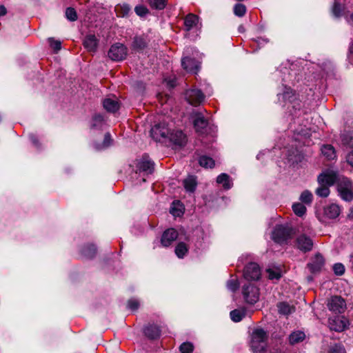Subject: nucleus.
<instances>
[{"label":"nucleus","mask_w":353,"mask_h":353,"mask_svg":"<svg viewBox=\"0 0 353 353\" xmlns=\"http://www.w3.org/2000/svg\"><path fill=\"white\" fill-rule=\"evenodd\" d=\"M321 152L329 160H332L336 157L334 148L330 144L323 145Z\"/></svg>","instance_id":"e433bc0d"},{"label":"nucleus","mask_w":353,"mask_h":353,"mask_svg":"<svg viewBox=\"0 0 353 353\" xmlns=\"http://www.w3.org/2000/svg\"><path fill=\"white\" fill-rule=\"evenodd\" d=\"M327 353H346V350L342 343H333L328 346Z\"/></svg>","instance_id":"4c0bfd02"},{"label":"nucleus","mask_w":353,"mask_h":353,"mask_svg":"<svg viewBox=\"0 0 353 353\" xmlns=\"http://www.w3.org/2000/svg\"><path fill=\"white\" fill-rule=\"evenodd\" d=\"M199 17L193 13L188 14L183 21L184 30L186 32H190L194 27L196 26L199 23Z\"/></svg>","instance_id":"393cba45"},{"label":"nucleus","mask_w":353,"mask_h":353,"mask_svg":"<svg viewBox=\"0 0 353 353\" xmlns=\"http://www.w3.org/2000/svg\"><path fill=\"white\" fill-rule=\"evenodd\" d=\"M341 213V209L336 204L332 203L324 207L323 218L329 219H336Z\"/></svg>","instance_id":"4be33fe9"},{"label":"nucleus","mask_w":353,"mask_h":353,"mask_svg":"<svg viewBox=\"0 0 353 353\" xmlns=\"http://www.w3.org/2000/svg\"><path fill=\"white\" fill-rule=\"evenodd\" d=\"M114 10L118 17H127L131 10V7L128 3L118 4L115 6Z\"/></svg>","instance_id":"473e14b6"},{"label":"nucleus","mask_w":353,"mask_h":353,"mask_svg":"<svg viewBox=\"0 0 353 353\" xmlns=\"http://www.w3.org/2000/svg\"><path fill=\"white\" fill-rule=\"evenodd\" d=\"M245 313L240 310L235 309L230 312V316L232 321L235 323L240 322L245 316Z\"/></svg>","instance_id":"a19ab883"},{"label":"nucleus","mask_w":353,"mask_h":353,"mask_svg":"<svg viewBox=\"0 0 353 353\" xmlns=\"http://www.w3.org/2000/svg\"><path fill=\"white\" fill-rule=\"evenodd\" d=\"M127 55L128 48L121 43L112 44L108 52V57L114 61H121L126 59Z\"/></svg>","instance_id":"39448f33"},{"label":"nucleus","mask_w":353,"mask_h":353,"mask_svg":"<svg viewBox=\"0 0 353 353\" xmlns=\"http://www.w3.org/2000/svg\"><path fill=\"white\" fill-rule=\"evenodd\" d=\"M50 46L54 52H58L61 49V42L59 40H55L54 38L49 39Z\"/></svg>","instance_id":"3c124183"},{"label":"nucleus","mask_w":353,"mask_h":353,"mask_svg":"<svg viewBox=\"0 0 353 353\" xmlns=\"http://www.w3.org/2000/svg\"><path fill=\"white\" fill-rule=\"evenodd\" d=\"M242 294L245 301L250 305H254L259 299V288L249 282L242 287Z\"/></svg>","instance_id":"20e7f679"},{"label":"nucleus","mask_w":353,"mask_h":353,"mask_svg":"<svg viewBox=\"0 0 353 353\" xmlns=\"http://www.w3.org/2000/svg\"><path fill=\"white\" fill-rule=\"evenodd\" d=\"M103 106L107 112L115 113L119 110L120 103L117 100L107 98L103 100Z\"/></svg>","instance_id":"bb28decb"},{"label":"nucleus","mask_w":353,"mask_h":353,"mask_svg":"<svg viewBox=\"0 0 353 353\" xmlns=\"http://www.w3.org/2000/svg\"><path fill=\"white\" fill-rule=\"evenodd\" d=\"M65 17L70 21H75L78 19V15L76 10L74 8L68 7L65 12Z\"/></svg>","instance_id":"49530a36"},{"label":"nucleus","mask_w":353,"mask_h":353,"mask_svg":"<svg viewBox=\"0 0 353 353\" xmlns=\"http://www.w3.org/2000/svg\"><path fill=\"white\" fill-rule=\"evenodd\" d=\"M348 218L351 220H353V206L350 209V212L348 214Z\"/></svg>","instance_id":"052dcab7"},{"label":"nucleus","mask_w":353,"mask_h":353,"mask_svg":"<svg viewBox=\"0 0 353 353\" xmlns=\"http://www.w3.org/2000/svg\"><path fill=\"white\" fill-rule=\"evenodd\" d=\"M208 120L200 112L194 114L193 125L196 132L203 133L208 125Z\"/></svg>","instance_id":"a211bd4d"},{"label":"nucleus","mask_w":353,"mask_h":353,"mask_svg":"<svg viewBox=\"0 0 353 353\" xmlns=\"http://www.w3.org/2000/svg\"><path fill=\"white\" fill-rule=\"evenodd\" d=\"M278 312L280 314L289 315L295 311V307L288 302L283 301L277 303Z\"/></svg>","instance_id":"7c9ffc66"},{"label":"nucleus","mask_w":353,"mask_h":353,"mask_svg":"<svg viewBox=\"0 0 353 353\" xmlns=\"http://www.w3.org/2000/svg\"><path fill=\"white\" fill-rule=\"evenodd\" d=\"M295 244L296 248L304 253L311 251L313 248V241L305 234L297 236Z\"/></svg>","instance_id":"4468645a"},{"label":"nucleus","mask_w":353,"mask_h":353,"mask_svg":"<svg viewBox=\"0 0 353 353\" xmlns=\"http://www.w3.org/2000/svg\"><path fill=\"white\" fill-rule=\"evenodd\" d=\"M1 121H2V117H1V115L0 114V123L1 122Z\"/></svg>","instance_id":"0e129e2a"},{"label":"nucleus","mask_w":353,"mask_h":353,"mask_svg":"<svg viewBox=\"0 0 353 353\" xmlns=\"http://www.w3.org/2000/svg\"><path fill=\"white\" fill-rule=\"evenodd\" d=\"M148 46V41L145 35H135L131 43V50L138 53H143Z\"/></svg>","instance_id":"dca6fc26"},{"label":"nucleus","mask_w":353,"mask_h":353,"mask_svg":"<svg viewBox=\"0 0 353 353\" xmlns=\"http://www.w3.org/2000/svg\"><path fill=\"white\" fill-rule=\"evenodd\" d=\"M247 11L246 6L243 3H236L233 8V12L234 15L239 17H243Z\"/></svg>","instance_id":"79ce46f5"},{"label":"nucleus","mask_w":353,"mask_h":353,"mask_svg":"<svg viewBox=\"0 0 353 353\" xmlns=\"http://www.w3.org/2000/svg\"><path fill=\"white\" fill-rule=\"evenodd\" d=\"M325 265V259L321 254L316 253L312 261L307 264V268L313 274H319L321 272Z\"/></svg>","instance_id":"ddd939ff"},{"label":"nucleus","mask_w":353,"mask_h":353,"mask_svg":"<svg viewBox=\"0 0 353 353\" xmlns=\"http://www.w3.org/2000/svg\"><path fill=\"white\" fill-rule=\"evenodd\" d=\"M350 52L351 54H353V43H352V45L350 46Z\"/></svg>","instance_id":"e2e57ef3"},{"label":"nucleus","mask_w":353,"mask_h":353,"mask_svg":"<svg viewBox=\"0 0 353 353\" xmlns=\"http://www.w3.org/2000/svg\"><path fill=\"white\" fill-rule=\"evenodd\" d=\"M227 286L232 292H236L239 288V283L236 279H230L228 281Z\"/></svg>","instance_id":"5fc2aeb1"},{"label":"nucleus","mask_w":353,"mask_h":353,"mask_svg":"<svg viewBox=\"0 0 353 353\" xmlns=\"http://www.w3.org/2000/svg\"><path fill=\"white\" fill-rule=\"evenodd\" d=\"M189 248L184 242H179L175 247L174 252L179 259H183L188 254Z\"/></svg>","instance_id":"f704fd0d"},{"label":"nucleus","mask_w":353,"mask_h":353,"mask_svg":"<svg viewBox=\"0 0 353 353\" xmlns=\"http://www.w3.org/2000/svg\"><path fill=\"white\" fill-rule=\"evenodd\" d=\"M194 347L192 343L186 341L181 343L179 346V351L181 353H192Z\"/></svg>","instance_id":"de8ad7c7"},{"label":"nucleus","mask_w":353,"mask_h":353,"mask_svg":"<svg viewBox=\"0 0 353 353\" xmlns=\"http://www.w3.org/2000/svg\"><path fill=\"white\" fill-rule=\"evenodd\" d=\"M350 263V268H351L352 271L353 272V255L351 256Z\"/></svg>","instance_id":"680f3d73"},{"label":"nucleus","mask_w":353,"mask_h":353,"mask_svg":"<svg viewBox=\"0 0 353 353\" xmlns=\"http://www.w3.org/2000/svg\"><path fill=\"white\" fill-rule=\"evenodd\" d=\"M203 92L197 88L188 90L185 92L186 101L193 106L201 105L205 100Z\"/></svg>","instance_id":"9d476101"},{"label":"nucleus","mask_w":353,"mask_h":353,"mask_svg":"<svg viewBox=\"0 0 353 353\" xmlns=\"http://www.w3.org/2000/svg\"><path fill=\"white\" fill-rule=\"evenodd\" d=\"M343 176L339 175L338 172L332 170H326L318 176V182L319 184H325L332 186L338 183L339 179Z\"/></svg>","instance_id":"0eeeda50"},{"label":"nucleus","mask_w":353,"mask_h":353,"mask_svg":"<svg viewBox=\"0 0 353 353\" xmlns=\"http://www.w3.org/2000/svg\"><path fill=\"white\" fill-rule=\"evenodd\" d=\"M97 250V248L94 244L88 243L83 245L80 248L79 252L83 257L88 259H92L96 256Z\"/></svg>","instance_id":"5701e85b"},{"label":"nucleus","mask_w":353,"mask_h":353,"mask_svg":"<svg viewBox=\"0 0 353 353\" xmlns=\"http://www.w3.org/2000/svg\"><path fill=\"white\" fill-rule=\"evenodd\" d=\"M112 142V139L111 137V134L109 132H106L104 135L103 141L101 145H97L96 148L97 150H101L108 148L111 145Z\"/></svg>","instance_id":"c03bdc74"},{"label":"nucleus","mask_w":353,"mask_h":353,"mask_svg":"<svg viewBox=\"0 0 353 353\" xmlns=\"http://www.w3.org/2000/svg\"><path fill=\"white\" fill-rule=\"evenodd\" d=\"M170 212L174 216H181L184 213V208L183 205H179L178 207H171Z\"/></svg>","instance_id":"8fccbe9b"},{"label":"nucleus","mask_w":353,"mask_h":353,"mask_svg":"<svg viewBox=\"0 0 353 353\" xmlns=\"http://www.w3.org/2000/svg\"><path fill=\"white\" fill-rule=\"evenodd\" d=\"M168 136L170 142L175 147L182 148L186 144V135L181 130L170 132Z\"/></svg>","instance_id":"aec40b11"},{"label":"nucleus","mask_w":353,"mask_h":353,"mask_svg":"<svg viewBox=\"0 0 353 353\" xmlns=\"http://www.w3.org/2000/svg\"><path fill=\"white\" fill-rule=\"evenodd\" d=\"M269 335L263 328L255 327L250 334V345L254 353H265Z\"/></svg>","instance_id":"f257e3e1"},{"label":"nucleus","mask_w":353,"mask_h":353,"mask_svg":"<svg viewBox=\"0 0 353 353\" xmlns=\"http://www.w3.org/2000/svg\"><path fill=\"white\" fill-rule=\"evenodd\" d=\"M148 2L151 8L161 10L165 8L168 0H148Z\"/></svg>","instance_id":"37998d69"},{"label":"nucleus","mask_w":353,"mask_h":353,"mask_svg":"<svg viewBox=\"0 0 353 353\" xmlns=\"http://www.w3.org/2000/svg\"><path fill=\"white\" fill-rule=\"evenodd\" d=\"M178 236L176 230L172 228H168L163 232L161 243L163 247H169L178 238Z\"/></svg>","instance_id":"6ab92c4d"},{"label":"nucleus","mask_w":353,"mask_h":353,"mask_svg":"<svg viewBox=\"0 0 353 353\" xmlns=\"http://www.w3.org/2000/svg\"><path fill=\"white\" fill-rule=\"evenodd\" d=\"M7 9L3 5H0V17L6 15Z\"/></svg>","instance_id":"bf43d9fd"},{"label":"nucleus","mask_w":353,"mask_h":353,"mask_svg":"<svg viewBox=\"0 0 353 353\" xmlns=\"http://www.w3.org/2000/svg\"><path fill=\"white\" fill-rule=\"evenodd\" d=\"M261 276V268L256 263L250 262L244 267L243 277L247 281H258Z\"/></svg>","instance_id":"1a4fd4ad"},{"label":"nucleus","mask_w":353,"mask_h":353,"mask_svg":"<svg viewBox=\"0 0 353 353\" xmlns=\"http://www.w3.org/2000/svg\"><path fill=\"white\" fill-rule=\"evenodd\" d=\"M278 100L284 103H293L298 97V94L290 87L284 86L283 92L277 94Z\"/></svg>","instance_id":"f3484780"},{"label":"nucleus","mask_w":353,"mask_h":353,"mask_svg":"<svg viewBox=\"0 0 353 353\" xmlns=\"http://www.w3.org/2000/svg\"><path fill=\"white\" fill-rule=\"evenodd\" d=\"M328 325L331 330L341 332L347 328L348 321L345 318L341 319L340 316H335L328 319Z\"/></svg>","instance_id":"2eb2a0df"},{"label":"nucleus","mask_w":353,"mask_h":353,"mask_svg":"<svg viewBox=\"0 0 353 353\" xmlns=\"http://www.w3.org/2000/svg\"><path fill=\"white\" fill-rule=\"evenodd\" d=\"M267 272L268 274V279L270 280H279L282 276L281 272L279 270L276 271L272 269H268Z\"/></svg>","instance_id":"603ef678"},{"label":"nucleus","mask_w":353,"mask_h":353,"mask_svg":"<svg viewBox=\"0 0 353 353\" xmlns=\"http://www.w3.org/2000/svg\"><path fill=\"white\" fill-rule=\"evenodd\" d=\"M350 17L353 20V13L350 15Z\"/></svg>","instance_id":"69168bd1"},{"label":"nucleus","mask_w":353,"mask_h":353,"mask_svg":"<svg viewBox=\"0 0 353 353\" xmlns=\"http://www.w3.org/2000/svg\"><path fill=\"white\" fill-rule=\"evenodd\" d=\"M319 185L320 186L315 191L316 194L323 198L327 197L330 194V186L325 184Z\"/></svg>","instance_id":"a18cd8bd"},{"label":"nucleus","mask_w":353,"mask_h":353,"mask_svg":"<svg viewBox=\"0 0 353 353\" xmlns=\"http://www.w3.org/2000/svg\"><path fill=\"white\" fill-rule=\"evenodd\" d=\"M296 232V229L288 223L278 224L272 231V239L279 244L287 243L293 239Z\"/></svg>","instance_id":"f03ea898"},{"label":"nucleus","mask_w":353,"mask_h":353,"mask_svg":"<svg viewBox=\"0 0 353 353\" xmlns=\"http://www.w3.org/2000/svg\"><path fill=\"white\" fill-rule=\"evenodd\" d=\"M170 130L165 123H158L155 124L150 130V134L156 141H161V139L167 138Z\"/></svg>","instance_id":"9b49d317"},{"label":"nucleus","mask_w":353,"mask_h":353,"mask_svg":"<svg viewBox=\"0 0 353 353\" xmlns=\"http://www.w3.org/2000/svg\"><path fill=\"white\" fill-rule=\"evenodd\" d=\"M30 140H31L32 143L35 146H37V147L39 146V145H40L39 141L38 139L35 136H34V135L31 136L30 137Z\"/></svg>","instance_id":"13d9d810"},{"label":"nucleus","mask_w":353,"mask_h":353,"mask_svg":"<svg viewBox=\"0 0 353 353\" xmlns=\"http://www.w3.org/2000/svg\"><path fill=\"white\" fill-rule=\"evenodd\" d=\"M134 12L138 16L144 17L148 13L149 10L145 6L139 5L134 8Z\"/></svg>","instance_id":"864d4df0"},{"label":"nucleus","mask_w":353,"mask_h":353,"mask_svg":"<svg viewBox=\"0 0 353 353\" xmlns=\"http://www.w3.org/2000/svg\"><path fill=\"white\" fill-rule=\"evenodd\" d=\"M347 163L353 168V150L350 152L346 156Z\"/></svg>","instance_id":"4d7b16f0"},{"label":"nucleus","mask_w":353,"mask_h":353,"mask_svg":"<svg viewBox=\"0 0 353 353\" xmlns=\"http://www.w3.org/2000/svg\"><path fill=\"white\" fill-rule=\"evenodd\" d=\"M154 162L150 159L149 154L144 153L136 164L137 172L151 174L154 170Z\"/></svg>","instance_id":"6e6552de"},{"label":"nucleus","mask_w":353,"mask_h":353,"mask_svg":"<svg viewBox=\"0 0 353 353\" xmlns=\"http://www.w3.org/2000/svg\"><path fill=\"white\" fill-rule=\"evenodd\" d=\"M327 307L330 311L335 314H342L346 310V301L341 296H332L327 301Z\"/></svg>","instance_id":"423d86ee"},{"label":"nucleus","mask_w":353,"mask_h":353,"mask_svg":"<svg viewBox=\"0 0 353 353\" xmlns=\"http://www.w3.org/2000/svg\"><path fill=\"white\" fill-rule=\"evenodd\" d=\"M183 187L186 192H194L197 186L196 176L194 175H189L183 181Z\"/></svg>","instance_id":"cd10ccee"},{"label":"nucleus","mask_w":353,"mask_h":353,"mask_svg":"<svg viewBox=\"0 0 353 353\" xmlns=\"http://www.w3.org/2000/svg\"><path fill=\"white\" fill-rule=\"evenodd\" d=\"M292 208L294 213L299 217L305 215L307 211L306 207L303 203H294L292 204Z\"/></svg>","instance_id":"58836bf2"},{"label":"nucleus","mask_w":353,"mask_h":353,"mask_svg":"<svg viewBox=\"0 0 353 353\" xmlns=\"http://www.w3.org/2000/svg\"><path fill=\"white\" fill-rule=\"evenodd\" d=\"M103 123V115L101 113H95L92 117L90 128L94 130H101Z\"/></svg>","instance_id":"c85d7f7f"},{"label":"nucleus","mask_w":353,"mask_h":353,"mask_svg":"<svg viewBox=\"0 0 353 353\" xmlns=\"http://www.w3.org/2000/svg\"><path fill=\"white\" fill-rule=\"evenodd\" d=\"M345 266L341 263H336L333 265L334 273L336 276H342L345 273Z\"/></svg>","instance_id":"09e8293b"},{"label":"nucleus","mask_w":353,"mask_h":353,"mask_svg":"<svg viewBox=\"0 0 353 353\" xmlns=\"http://www.w3.org/2000/svg\"><path fill=\"white\" fill-rule=\"evenodd\" d=\"M144 336L150 341L159 339L161 336V326L155 323H148L143 328Z\"/></svg>","instance_id":"f8f14e48"},{"label":"nucleus","mask_w":353,"mask_h":353,"mask_svg":"<svg viewBox=\"0 0 353 353\" xmlns=\"http://www.w3.org/2000/svg\"><path fill=\"white\" fill-rule=\"evenodd\" d=\"M199 164L205 168H213L215 165V161L210 157L201 155L199 158Z\"/></svg>","instance_id":"c9c22d12"},{"label":"nucleus","mask_w":353,"mask_h":353,"mask_svg":"<svg viewBox=\"0 0 353 353\" xmlns=\"http://www.w3.org/2000/svg\"><path fill=\"white\" fill-rule=\"evenodd\" d=\"M341 144L346 148H353V130H343L340 134Z\"/></svg>","instance_id":"a878e982"},{"label":"nucleus","mask_w":353,"mask_h":353,"mask_svg":"<svg viewBox=\"0 0 353 353\" xmlns=\"http://www.w3.org/2000/svg\"><path fill=\"white\" fill-rule=\"evenodd\" d=\"M345 9V6L344 5L338 1H334L331 8V14L334 18H341L343 14Z\"/></svg>","instance_id":"c756f323"},{"label":"nucleus","mask_w":353,"mask_h":353,"mask_svg":"<svg viewBox=\"0 0 353 353\" xmlns=\"http://www.w3.org/2000/svg\"><path fill=\"white\" fill-rule=\"evenodd\" d=\"M339 195L345 201L353 200V183L350 179L343 176L336 185Z\"/></svg>","instance_id":"7ed1b4c3"},{"label":"nucleus","mask_w":353,"mask_h":353,"mask_svg":"<svg viewBox=\"0 0 353 353\" xmlns=\"http://www.w3.org/2000/svg\"><path fill=\"white\" fill-rule=\"evenodd\" d=\"M305 338V334L303 332L298 330L292 332L288 337L289 343L290 345H295L302 342Z\"/></svg>","instance_id":"2f4dec72"},{"label":"nucleus","mask_w":353,"mask_h":353,"mask_svg":"<svg viewBox=\"0 0 353 353\" xmlns=\"http://www.w3.org/2000/svg\"><path fill=\"white\" fill-rule=\"evenodd\" d=\"M217 183L222 184L225 190H229L232 186L230 176L226 173H221L216 177Z\"/></svg>","instance_id":"72a5a7b5"},{"label":"nucleus","mask_w":353,"mask_h":353,"mask_svg":"<svg viewBox=\"0 0 353 353\" xmlns=\"http://www.w3.org/2000/svg\"><path fill=\"white\" fill-rule=\"evenodd\" d=\"M181 66L185 71L193 74H196L199 70V62L189 57L181 59Z\"/></svg>","instance_id":"412c9836"},{"label":"nucleus","mask_w":353,"mask_h":353,"mask_svg":"<svg viewBox=\"0 0 353 353\" xmlns=\"http://www.w3.org/2000/svg\"><path fill=\"white\" fill-rule=\"evenodd\" d=\"M299 200L304 204L310 205L313 201V195L310 190H305L301 194Z\"/></svg>","instance_id":"ea45409f"},{"label":"nucleus","mask_w":353,"mask_h":353,"mask_svg":"<svg viewBox=\"0 0 353 353\" xmlns=\"http://www.w3.org/2000/svg\"><path fill=\"white\" fill-rule=\"evenodd\" d=\"M128 307L132 311H136L139 307V302L136 299H130L128 301Z\"/></svg>","instance_id":"6e6d98bb"},{"label":"nucleus","mask_w":353,"mask_h":353,"mask_svg":"<svg viewBox=\"0 0 353 353\" xmlns=\"http://www.w3.org/2000/svg\"><path fill=\"white\" fill-rule=\"evenodd\" d=\"M98 39L94 34H88L85 37L83 45L89 52H95L98 46Z\"/></svg>","instance_id":"b1692460"}]
</instances>
